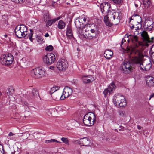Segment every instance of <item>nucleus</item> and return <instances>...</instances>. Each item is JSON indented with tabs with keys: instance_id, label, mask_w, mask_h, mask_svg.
<instances>
[{
	"instance_id": "40",
	"label": "nucleus",
	"mask_w": 154,
	"mask_h": 154,
	"mask_svg": "<svg viewBox=\"0 0 154 154\" xmlns=\"http://www.w3.org/2000/svg\"><path fill=\"white\" fill-rule=\"evenodd\" d=\"M60 18V17H59L57 18H54V19L51 20V21L53 22V23H54L56 21L58 20Z\"/></svg>"
},
{
	"instance_id": "11",
	"label": "nucleus",
	"mask_w": 154,
	"mask_h": 154,
	"mask_svg": "<svg viewBox=\"0 0 154 154\" xmlns=\"http://www.w3.org/2000/svg\"><path fill=\"white\" fill-rule=\"evenodd\" d=\"M72 93V89L70 87L66 86L63 90V95H61L60 99L61 100H64L66 98L68 97L71 95Z\"/></svg>"
},
{
	"instance_id": "56",
	"label": "nucleus",
	"mask_w": 154,
	"mask_h": 154,
	"mask_svg": "<svg viewBox=\"0 0 154 154\" xmlns=\"http://www.w3.org/2000/svg\"><path fill=\"white\" fill-rule=\"evenodd\" d=\"M124 40V38H123L121 42V45L123 44V43H124V42H123V40ZM121 47H122V46H121Z\"/></svg>"
},
{
	"instance_id": "12",
	"label": "nucleus",
	"mask_w": 154,
	"mask_h": 154,
	"mask_svg": "<svg viewBox=\"0 0 154 154\" xmlns=\"http://www.w3.org/2000/svg\"><path fill=\"white\" fill-rule=\"evenodd\" d=\"M116 86L114 84V82H112L108 86L107 89H106L104 90L103 93L104 94V97H106L108 93H109V94H111L113 92V91H115L116 89Z\"/></svg>"
},
{
	"instance_id": "63",
	"label": "nucleus",
	"mask_w": 154,
	"mask_h": 154,
	"mask_svg": "<svg viewBox=\"0 0 154 154\" xmlns=\"http://www.w3.org/2000/svg\"><path fill=\"white\" fill-rule=\"evenodd\" d=\"M19 30L21 31V29H19Z\"/></svg>"
},
{
	"instance_id": "33",
	"label": "nucleus",
	"mask_w": 154,
	"mask_h": 154,
	"mask_svg": "<svg viewBox=\"0 0 154 154\" xmlns=\"http://www.w3.org/2000/svg\"><path fill=\"white\" fill-rule=\"evenodd\" d=\"M61 140L65 144L69 145V141L67 138L63 137L61 138Z\"/></svg>"
},
{
	"instance_id": "36",
	"label": "nucleus",
	"mask_w": 154,
	"mask_h": 154,
	"mask_svg": "<svg viewBox=\"0 0 154 154\" xmlns=\"http://www.w3.org/2000/svg\"><path fill=\"white\" fill-rule=\"evenodd\" d=\"M130 21H129V26L132 29H133L134 28V25L133 24L131 23V22L133 23V22L131 20V19H130Z\"/></svg>"
},
{
	"instance_id": "3",
	"label": "nucleus",
	"mask_w": 154,
	"mask_h": 154,
	"mask_svg": "<svg viewBox=\"0 0 154 154\" xmlns=\"http://www.w3.org/2000/svg\"><path fill=\"white\" fill-rule=\"evenodd\" d=\"M131 38L134 44V47L138 49H141L143 45L148 46L149 44L153 42L154 37H152L151 39L149 38L147 32L145 31H143L141 33V39L142 42L138 41L137 37L135 36H132Z\"/></svg>"
},
{
	"instance_id": "4",
	"label": "nucleus",
	"mask_w": 154,
	"mask_h": 154,
	"mask_svg": "<svg viewBox=\"0 0 154 154\" xmlns=\"http://www.w3.org/2000/svg\"><path fill=\"white\" fill-rule=\"evenodd\" d=\"M113 101L115 105L119 106L120 108L125 107L127 105L125 98L121 94H116L113 97Z\"/></svg>"
},
{
	"instance_id": "46",
	"label": "nucleus",
	"mask_w": 154,
	"mask_h": 154,
	"mask_svg": "<svg viewBox=\"0 0 154 154\" xmlns=\"http://www.w3.org/2000/svg\"><path fill=\"white\" fill-rule=\"evenodd\" d=\"M97 30V29H91V30H89V32H90L93 33H94L95 34L96 31Z\"/></svg>"
},
{
	"instance_id": "16",
	"label": "nucleus",
	"mask_w": 154,
	"mask_h": 154,
	"mask_svg": "<svg viewBox=\"0 0 154 154\" xmlns=\"http://www.w3.org/2000/svg\"><path fill=\"white\" fill-rule=\"evenodd\" d=\"M85 33L84 32H81L82 35H83L85 38L87 37L89 39H92L93 38L95 37L96 36L95 34L93 33L90 32L89 31H87L86 30H85Z\"/></svg>"
},
{
	"instance_id": "27",
	"label": "nucleus",
	"mask_w": 154,
	"mask_h": 154,
	"mask_svg": "<svg viewBox=\"0 0 154 154\" xmlns=\"http://www.w3.org/2000/svg\"><path fill=\"white\" fill-rule=\"evenodd\" d=\"M143 5L145 8H148L151 4L150 0H143Z\"/></svg>"
},
{
	"instance_id": "58",
	"label": "nucleus",
	"mask_w": 154,
	"mask_h": 154,
	"mask_svg": "<svg viewBox=\"0 0 154 154\" xmlns=\"http://www.w3.org/2000/svg\"><path fill=\"white\" fill-rule=\"evenodd\" d=\"M135 5L136 7H137L138 6V5L136 3H135Z\"/></svg>"
},
{
	"instance_id": "44",
	"label": "nucleus",
	"mask_w": 154,
	"mask_h": 154,
	"mask_svg": "<svg viewBox=\"0 0 154 154\" xmlns=\"http://www.w3.org/2000/svg\"><path fill=\"white\" fill-rule=\"evenodd\" d=\"M151 56L153 62L154 63V52H153L151 54Z\"/></svg>"
},
{
	"instance_id": "49",
	"label": "nucleus",
	"mask_w": 154,
	"mask_h": 154,
	"mask_svg": "<svg viewBox=\"0 0 154 154\" xmlns=\"http://www.w3.org/2000/svg\"><path fill=\"white\" fill-rule=\"evenodd\" d=\"M154 96V93L152 94L150 96V98L149 99V100H150L151 98L153 97Z\"/></svg>"
},
{
	"instance_id": "17",
	"label": "nucleus",
	"mask_w": 154,
	"mask_h": 154,
	"mask_svg": "<svg viewBox=\"0 0 154 154\" xmlns=\"http://www.w3.org/2000/svg\"><path fill=\"white\" fill-rule=\"evenodd\" d=\"M147 85L149 87L154 86V77L150 76H147L146 79Z\"/></svg>"
},
{
	"instance_id": "28",
	"label": "nucleus",
	"mask_w": 154,
	"mask_h": 154,
	"mask_svg": "<svg viewBox=\"0 0 154 154\" xmlns=\"http://www.w3.org/2000/svg\"><path fill=\"white\" fill-rule=\"evenodd\" d=\"M87 29H88L87 31H89V30L91 29H97V27L95 24L93 23L91 24L88 25L87 26Z\"/></svg>"
},
{
	"instance_id": "62",
	"label": "nucleus",
	"mask_w": 154,
	"mask_h": 154,
	"mask_svg": "<svg viewBox=\"0 0 154 154\" xmlns=\"http://www.w3.org/2000/svg\"><path fill=\"white\" fill-rule=\"evenodd\" d=\"M124 42H125V41H126V40L124 39V40H123V42H124Z\"/></svg>"
},
{
	"instance_id": "1",
	"label": "nucleus",
	"mask_w": 154,
	"mask_h": 154,
	"mask_svg": "<svg viewBox=\"0 0 154 154\" xmlns=\"http://www.w3.org/2000/svg\"><path fill=\"white\" fill-rule=\"evenodd\" d=\"M134 52L136 56L133 57L131 60L124 63L121 66V69L125 74H128L131 72L135 65H137L140 70H145L142 60L143 56L141 51L138 49H136Z\"/></svg>"
},
{
	"instance_id": "53",
	"label": "nucleus",
	"mask_w": 154,
	"mask_h": 154,
	"mask_svg": "<svg viewBox=\"0 0 154 154\" xmlns=\"http://www.w3.org/2000/svg\"><path fill=\"white\" fill-rule=\"evenodd\" d=\"M137 129L139 130H140L141 129L142 127L139 125H137Z\"/></svg>"
},
{
	"instance_id": "47",
	"label": "nucleus",
	"mask_w": 154,
	"mask_h": 154,
	"mask_svg": "<svg viewBox=\"0 0 154 154\" xmlns=\"http://www.w3.org/2000/svg\"><path fill=\"white\" fill-rule=\"evenodd\" d=\"M22 103L23 105L27 106L28 105V103L26 101H22Z\"/></svg>"
},
{
	"instance_id": "21",
	"label": "nucleus",
	"mask_w": 154,
	"mask_h": 154,
	"mask_svg": "<svg viewBox=\"0 0 154 154\" xmlns=\"http://www.w3.org/2000/svg\"><path fill=\"white\" fill-rule=\"evenodd\" d=\"M30 96L31 99L39 97V93L37 89L35 88L33 89L32 90V92L30 94Z\"/></svg>"
},
{
	"instance_id": "51",
	"label": "nucleus",
	"mask_w": 154,
	"mask_h": 154,
	"mask_svg": "<svg viewBox=\"0 0 154 154\" xmlns=\"http://www.w3.org/2000/svg\"><path fill=\"white\" fill-rule=\"evenodd\" d=\"M13 134L11 132H10L8 134V135L9 136H13Z\"/></svg>"
},
{
	"instance_id": "20",
	"label": "nucleus",
	"mask_w": 154,
	"mask_h": 154,
	"mask_svg": "<svg viewBox=\"0 0 154 154\" xmlns=\"http://www.w3.org/2000/svg\"><path fill=\"white\" fill-rule=\"evenodd\" d=\"M130 19H131L132 21H134L139 24H140L141 21V17L137 14L132 16Z\"/></svg>"
},
{
	"instance_id": "8",
	"label": "nucleus",
	"mask_w": 154,
	"mask_h": 154,
	"mask_svg": "<svg viewBox=\"0 0 154 154\" xmlns=\"http://www.w3.org/2000/svg\"><path fill=\"white\" fill-rule=\"evenodd\" d=\"M43 61L44 64L49 65L53 63L55 60V57L53 54H48L43 56Z\"/></svg>"
},
{
	"instance_id": "13",
	"label": "nucleus",
	"mask_w": 154,
	"mask_h": 154,
	"mask_svg": "<svg viewBox=\"0 0 154 154\" xmlns=\"http://www.w3.org/2000/svg\"><path fill=\"white\" fill-rule=\"evenodd\" d=\"M75 24L76 27L77 29H79V34L82 35L81 32L85 31V30H84L85 27H84L83 23L82 24L80 23L79 20H76L75 21Z\"/></svg>"
},
{
	"instance_id": "41",
	"label": "nucleus",
	"mask_w": 154,
	"mask_h": 154,
	"mask_svg": "<svg viewBox=\"0 0 154 154\" xmlns=\"http://www.w3.org/2000/svg\"><path fill=\"white\" fill-rule=\"evenodd\" d=\"M37 40L38 42H42V41L43 40V39L41 36H38V37L37 38Z\"/></svg>"
},
{
	"instance_id": "34",
	"label": "nucleus",
	"mask_w": 154,
	"mask_h": 154,
	"mask_svg": "<svg viewBox=\"0 0 154 154\" xmlns=\"http://www.w3.org/2000/svg\"><path fill=\"white\" fill-rule=\"evenodd\" d=\"M151 67V64L149 63L146 66L144 67V69L145 71H147L149 70Z\"/></svg>"
},
{
	"instance_id": "30",
	"label": "nucleus",
	"mask_w": 154,
	"mask_h": 154,
	"mask_svg": "<svg viewBox=\"0 0 154 154\" xmlns=\"http://www.w3.org/2000/svg\"><path fill=\"white\" fill-rule=\"evenodd\" d=\"M30 33L29 34L28 37L29 39L31 42H32L33 39L32 38V36L33 34V31L32 29H30Z\"/></svg>"
},
{
	"instance_id": "50",
	"label": "nucleus",
	"mask_w": 154,
	"mask_h": 154,
	"mask_svg": "<svg viewBox=\"0 0 154 154\" xmlns=\"http://www.w3.org/2000/svg\"><path fill=\"white\" fill-rule=\"evenodd\" d=\"M49 68L50 69L53 70L54 69V66H50Z\"/></svg>"
},
{
	"instance_id": "52",
	"label": "nucleus",
	"mask_w": 154,
	"mask_h": 154,
	"mask_svg": "<svg viewBox=\"0 0 154 154\" xmlns=\"http://www.w3.org/2000/svg\"><path fill=\"white\" fill-rule=\"evenodd\" d=\"M54 87L55 88V89L56 90V91L58 90L60 88V87L58 86L55 87Z\"/></svg>"
},
{
	"instance_id": "29",
	"label": "nucleus",
	"mask_w": 154,
	"mask_h": 154,
	"mask_svg": "<svg viewBox=\"0 0 154 154\" xmlns=\"http://www.w3.org/2000/svg\"><path fill=\"white\" fill-rule=\"evenodd\" d=\"M138 28H138V30H137L136 29H135V30H136V31H135V33H134V35H134V36H137V37L138 39V37H137V35H139L140 33V34H141V33L142 32H143V31H142V32H140L139 33V32H140V31H141V29H138ZM126 35H127V37H128V38L129 37H130V38L131 39V40L132 41V39H131V36H134V35H127V34H126ZM138 41H139L138 40Z\"/></svg>"
},
{
	"instance_id": "39",
	"label": "nucleus",
	"mask_w": 154,
	"mask_h": 154,
	"mask_svg": "<svg viewBox=\"0 0 154 154\" xmlns=\"http://www.w3.org/2000/svg\"><path fill=\"white\" fill-rule=\"evenodd\" d=\"M105 23L107 26L109 27H111L113 25L112 23L110 22L109 21L108 22L106 21V23Z\"/></svg>"
},
{
	"instance_id": "15",
	"label": "nucleus",
	"mask_w": 154,
	"mask_h": 154,
	"mask_svg": "<svg viewBox=\"0 0 154 154\" xmlns=\"http://www.w3.org/2000/svg\"><path fill=\"white\" fill-rule=\"evenodd\" d=\"M82 80L85 83H89L94 80V77L91 75L83 76L82 77Z\"/></svg>"
},
{
	"instance_id": "5",
	"label": "nucleus",
	"mask_w": 154,
	"mask_h": 154,
	"mask_svg": "<svg viewBox=\"0 0 154 154\" xmlns=\"http://www.w3.org/2000/svg\"><path fill=\"white\" fill-rule=\"evenodd\" d=\"M96 121L95 114L93 113H88L84 116L83 122L86 126H91L93 125Z\"/></svg>"
},
{
	"instance_id": "18",
	"label": "nucleus",
	"mask_w": 154,
	"mask_h": 154,
	"mask_svg": "<svg viewBox=\"0 0 154 154\" xmlns=\"http://www.w3.org/2000/svg\"><path fill=\"white\" fill-rule=\"evenodd\" d=\"M113 55V52L111 50L106 49L104 53V57L107 59H109L111 58Z\"/></svg>"
},
{
	"instance_id": "32",
	"label": "nucleus",
	"mask_w": 154,
	"mask_h": 154,
	"mask_svg": "<svg viewBox=\"0 0 154 154\" xmlns=\"http://www.w3.org/2000/svg\"><path fill=\"white\" fill-rule=\"evenodd\" d=\"M16 3L20 4H22L24 5L27 4V0H17V1L16 2Z\"/></svg>"
},
{
	"instance_id": "61",
	"label": "nucleus",
	"mask_w": 154,
	"mask_h": 154,
	"mask_svg": "<svg viewBox=\"0 0 154 154\" xmlns=\"http://www.w3.org/2000/svg\"><path fill=\"white\" fill-rule=\"evenodd\" d=\"M15 152V151H14V152H12V154H14Z\"/></svg>"
},
{
	"instance_id": "38",
	"label": "nucleus",
	"mask_w": 154,
	"mask_h": 154,
	"mask_svg": "<svg viewBox=\"0 0 154 154\" xmlns=\"http://www.w3.org/2000/svg\"><path fill=\"white\" fill-rule=\"evenodd\" d=\"M109 16L107 14H106L104 17V21L105 23H106V21L108 22L109 21Z\"/></svg>"
},
{
	"instance_id": "35",
	"label": "nucleus",
	"mask_w": 154,
	"mask_h": 154,
	"mask_svg": "<svg viewBox=\"0 0 154 154\" xmlns=\"http://www.w3.org/2000/svg\"><path fill=\"white\" fill-rule=\"evenodd\" d=\"M53 49V47L51 45L47 46L45 48V50L49 51H52Z\"/></svg>"
},
{
	"instance_id": "26",
	"label": "nucleus",
	"mask_w": 154,
	"mask_h": 154,
	"mask_svg": "<svg viewBox=\"0 0 154 154\" xmlns=\"http://www.w3.org/2000/svg\"><path fill=\"white\" fill-rule=\"evenodd\" d=\"M65 26V24L64 22L60 20L58 22V27L60 29H64Z\"/></svg>"
},
{
	"instance_id": "31",
	"label": "nucleus",
	"mask_w": 154,
	"mask_h": 154,
	"mask_svg": "<svg viewBox=\"0 0 154 154\" xmlns=\"http://www.w3.org/2000/svg\"><path fill=\"white\" fill-rule=\"evenodd\" d=\"M45 142L46 143H49L52 142H56L59 143H61V142L57 141L55 139H51L48 140H45Z\"/></svg>"
},
{
	"instance_id": "54",
	"label": "nucleus",
	"mask_w": 154,
	"mask_h": 154,
	"mask_svg": "<svg viewBox=\"0 0 154 154\" xmlns=\"http://www.w3.org/2000/svg\"><path fill=\"white\" fill-rule=\"evenodd\" d=\"M45 36L46 37H48L49 36V34L48 33H46L45 35Z\"/></svg>"
},
{
	"instance_id": "59",
	"label": "nucleus",
	"mask_w": 154,
	"mask_h": 154,
	"mask_svg": "<svg viewBox=\"0 0 154 154\" xmlns=\"http://www.w3.org/2000/svg\"><path fill=\"white\" fill-rule=\"evenodd\" d=\"M73 122H75V123H78V122L76 121H75V120H73Z\"/></svg>"
},
{
	"instance_id": "55",
	"label": "nucleus",
	"mask_w": 154,
	"mask_h": 154,
	"mask_svg": "<svg viewBox=\"0 0 154 154\" xmlns=\"http://www.w3.org/2000/svg\"><path fill=\"white\" fill-rule=\"evenodd\" d=\"M83 20L84 22V23L87 20V19H86V18H84L83 19Z\"/></svg>"
},
{
	"instance_id": "60",
	"label": "nucleus",
	"mask_w": 154,
	"mask_h": 154,
	"mask_svg": "<svg viewBox=\"0 0 154 154\" xmlns=\"http://www.w3.org/2000/svg\"><path fill=\"white\" fill-rule=\"evenodd\" d=\"M4 36L5 38H6L7 36V34H5L4 35Z\"/></svg>"
},
{
	"instance_id": "45",
	"label": "nucleus",
	"mask_w": 154,
	"mask_h": 154,
	"mask_svg": "<svg viewBox=\"0 0 154 154\" xmlns=\"http://www.w3.org/2000/svg\"><path fill=\"white\" fill-rule=\"evenodd\" d=\"M119 115L121 116H124V112L122 111H120L119 112Z\"/></svg>"
},
{
	"instance_id": "2",
	"label": "nucleus",
	"mask_w": 154,
	"mask_h": 154,
	"mask_svg": "<svg viewBox=\"0 0 154 154\" xmlns=\"http://www.w3.org/2000/svg\"><path fill=\"white\" fill-rule=\"evenodd\" d=\"M110 4L107 2L102 3L100 6L102 13L103 14H107L115 24H117L119 22V19L121 17V13L114 11H111L110 10Z\"/></svg>"
},
{
	"instance_id": "48",
	"label": "nucleus",
	"mask_w": 154,
	"mask_h": 154,
	"mask_svg": "<svg viewBox=\"0 0 154 154\" xmlns=\"http://www.w3.org/2000/svg\"><path fill=\"white\" fill-rule=\"evenodd\" d=\"M54 96H55V97H57V98L58 97L59 98L60 97V96L61 97V94H57L55 93V94L54 95Z\"/></svg>"
},
{
	"instance_id": "14",
	"label": "nucleus",
	"mask_w": 154,
	"mask_h": 154,
	"mask_svg": "<svg viewBox=\"0 0 154 154\" xmlns=\"http://www.w3.org/2000/svg\"><path fill=\"white\" fill-rule=\"evenodd\" d=\"M19 25H17L15 29V33L17 36L19 38L25 37L27 34L22 33V32L19 30Z\"/></svg>"
},
{
	"instance_id": "7",
	"label": "nucleus",
	"mask_w": 154,
	"mask_h": 154,
	"mask_svg": "<svg viewBox=\"0 0 154 154\" xmlns=\"http://www.w3.org/2000/svg\"><path fill=\"white\" fill-rule=\"evenodd\" d=\"M13 60V56L10 53L2 55L0 59L2 64L5 66H8L12 64Z\"/></svg>"
},
{
	"instance_id": "6",
	"label": "nucleus",
	"mask_w": 154,
	"mask_h": 154,
	"mask_svg": "<svg viewBox=\"0 0 154 154\" xmlns=\"http://www.w3.org/2000/svg\"><path fill=\"white\" fill-rule=\"evenodd\" d=\"M46 74L45 70L42 67L35 68L31 71L32 77L35 79H39L44 76Z\"/></svg>"
},
{
	"instance_id": "19",
	"label": "nucleus",
	"mask_w": 154,
	"mask_h": 154,
	"mask_svg": "<svg viewBox=\"0 0 154 154\" xmlns=\"http://www.w3.org/2000/svg\"><path fill=\"white\" fill-rule=\"evenodd\" d=\"M81 140V145L85 146H89L90 143V140L87 137H84L80 139Z\"/></svg>"
},
{
	"instance_id": "25",
	"label": "nucleus",
	"mask_w": 154,
	"mask_h": 154,
	"mask_svg": "<svg viewBox=\"0 0 154 154\" xmlns=\"http://www.w3.org/2000/svg\"><path fill=\"white\" fill-rule=\"evenodd\" d=\"M6 93L8 96L12 95L14 93V90L12 86H9L6 91Z\"/></svg>"
},
{
	"instance_id": "10",
	"label": "nucleus",
	"mask_w": 154,
	"mask_h": 154,
	"mask_svg": "<svg viewBox=\"0 0 154 154\" xmlns=\"http://www.w3.org/2000/svg\"><path fill=\"white\" fill-rule=\"evenodd\" d=\"M67 61L64 59H61L57 63L56 66L60 71L65 70L68 67Z\"/></svg>"
},
{
	"instance_id": "22",
	"label": "nucleus",
	"mask_w": 154,
	"mask_h": 154,
	"mask_svg": "<svg viewBox=\"0 0 154 154\" xmlns=\"http://www.w3.org/2000/svg\"><path fill=\"white\" fill-rule=\"evenodd\" d=\"M66 34L67 36L69 38H71L73 37L72 31L70 27L69 26L67 28Z\"/></svg>"
},
{
	"instance_id": "9",
	"label": "nucleus",
	"mask_w": 154,
	"mask_h": 154,
	"mask_svg": "<svg viewBox=\"0 0 154 154\" xmlns=\"http://www.w3.org/2000/svg\"><path fill=\"white\" fill-rule=\"evenodd\" d=\"M143 26L146 30L150 31L153 30L154 29V22L152 19L150 17H147L146 18Z\"/></svg>"
},
{
	"instance_id": "43",
	"label": "nucleus",
	"mask_w": 154,
	"mask_h": 154,
	"mask_svg": "<svg viewBox=\"0 0 154 154\" xmlns=\"http://www.w3.org/2000/svg\"><path fill=\"white\" fill-rule=\"evenodd\" d=\"M53 24V22L51 21V20H49L47 23V25H48L49 26H50L51 25Z\"/></svg>"
},
{
	"instance_id": "24",
	"label": "nucleus",
	"mask_w": 154,
	"mask_h": 154,
	"mask_svg": "<svg viewBox=\"0 0 154 154\" xmlns=\"http://www.w3.org/2000/svg\"><path fill=\"white\" fill-rule=\"evenodd\" d=\"M19 28L20 29H21V31L22 32V33L27 34V27L25 25L21 24L19 25Z\"/></svg>"
},
{
	"instance_id": "37",
	"label": "nucleus",
	"mask_w": 154,
	"mask_h": 154,
	"mask_svg": "<svg viewBox=\"0 0 154 154\" xmlns=\"http://www.w3.org/2000/svg\"><path fill=\"white\" fill-rule=\"evenodd\" d=\"M4 151L2 145L0 144V154H4Z\"/></svg>"
},
{
	"instance_id": "42",
	"label": "nucleus",
	"mask_w": 154,
	"mask_h": 154,
	"mask_svg": "<svg viewBox=\"0 0 154 154\" xmlns=\"http://www.w3.org/2000/svg\"><path fill=\"white\" fill-rule=\"evenodd\" d=\"M81 140H78L75 141V143L76 144H78L81 145Z\"/></svg>"
},
{
	"instance_id": "23",
	"label": "nucleus",
	"mask_w": 154,
	"mask_h": 154,
	"mask_svg": "<svg viewBox=\"0 0 154 154\" xmlns=\"http://www.w3.org/2000/svg\"><path fill=\"white\" fill-rule=\"evenodd\" d=\"M56 91V90L55 89V88L54 87H53L51 88L49 91V94L51 95L52 98L54 99H56L57 98V97L54 96V95L55 94V92Z\"/></svg>"
},
{
	"instance_id": "64",
	"label": "nucleus",
	"mask_w": 154,
	"mask_h": 154,
	"mask_svg": "<svg viewBox=\"0 0 154 154\" xmlns=\"http://www.w3.org/2000/svg\"><path fill=\"white\" fill-rule=\"evenodd\" d=\"M138 2H139V4H140V2H139V1Z\"/></svg>"
},
{
	"instance_id": "57",
	"label": "nucleus",
	"mask_w": 154,
	"mask_h": 154,
	"mask_svg": "<svg viewBox=\"0 0 154 154\" xmlns=\"http://www.w3.org/2000/svg\"><path fill=\"white\" fill-rule=\"evenodd\" d=\"M11 1L15 2L16 3L17 1V0H11Z\"/></svg>"
}]
</instances>
